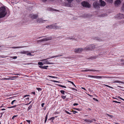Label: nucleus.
<instances>
[{
    "label": "nucleus",
    "mask_w": 124,
    "mask_h": 124,
    "mask_svg": "<svg viewBox=\"0 0 124 124\" xmlns=\"http://www.w3.org/2000/svg\"><path fill=\"white\" fill-rule=\"evenodd\" d=\"M7 14L6 12V9L4 7L0 8V18L4 17Z\"/></svg>",
    "instance_id": "1"
},
{
    "label": "nucleus",
    "mask_w": 124,
    "mask_h": 124,
    "mask_svg": "<svg viewBox=\"0 0 124 124\" xmlns=\"http://www.w3.org/2000/svg\"><path fill=\"white\" fill-rule=\"evenodd\" d=\"M81 4L84 7L89 8L91 7V5L88 2L84 1L82 2Z\"/></svg>",
    "instance_id": "2"
},
{
    "label": "nucleus",
    "mask_w": 124,
    "mask_h": 124,
    "mask_svg": "<svg viewBox=\"0 0 124 124\" xmlns=\"http://www.w3.org/2000/svg\"><path fill=\"white\" fill-rule=\"evenodd\" d=\"M95 48V46L93 44L89 45L88 47L85 48V49L86 50H90L94 49Z\"/></svg>",
    "instance_id": "3"
},
{
    "label": "nucleus",
    "mask_w": 124,
    "mask_h": 124,
    "mask_svg": "<svg viewBox=\"0 0 124 124\" xmlns=\"http://www.w3.org/2000/svg\"><path fill=\"white\" fill-rule=\"evenodd\" d=\"M52 39V37H49L47 38H45L44 39L39 40L37 41V42L38 43L39 42H41L45 41H47L51 40Z\"/></svg>",
    "instance_id": "4"
},
{
    "label": "nucleus",
    "mask_w": 124,
    "mask_h": 124,
    "mask_svg": "<svg viewBox=\"0 0 124 124\" xmlns=\"http://www.w3.org/2000/svg\"><path fill=\"white\" fill-rule=\"evenodd\" d=\"M115 17L119 19H121L124 18V15L123 14H118L116 15Z\"/></svg>",
    "instance_id": "5"
},
{
    "label": "nucleus",
    "mask_w": 124,
    "mask_h": 124,
    "mask_svg": "<svg viewBox=\"0 0 124 124\" xmlns=\"http://www.w3.org/2000/svg\"><path fill=\"white\" fill-rule=\"evenodd\" d=\"M84 49L85 48L83 49L81 48H76L74 50V51L76 53H79L82 52Z\"/></svg>",
    "instance_id": "6"
},
{
    "label": "nucleus",
    "mask_w": 124,
    "mask_h": 124,
    "mask_svg": "<svg viewBox=\"0 0 124 124\" xmlns=\"http://www.w3.org/2000/svg\"><path fill=\"white\" fill-rule=\"evenodd\" d=\"M88 77H90L91 78H107V77L106 76H93L92 75H89Z\"/></svg>",
    "instance_id": "7"
},
{
    "label": "nucleus",
    "mask_w": 124,
    "mask_h": 124,
    "mask_svg": "<svg viewBox=\"0 0 124 124\" xmlns=\"http://www.w3.org/2000/svg\"><path fill=\"white\" fill-rule=\"evenodd\" d=\"M93 5L94 7L95 8L98 9L100 8V4L97 2H94Z\"/></svg>",
    "instance_id": "8"
},
{
    "label": "nucleus",
    "mask_w": 124,
    "mask_h": 124,
    "mask_svg": "<svg viewBox=\"0 0 124 124\" xmlns=\"http://www.w3.org/2000/svg\"><path fill=\"white\" fill-rule=\"evenodd\" d=\"M51 29H54L55 30L59 29H60L61 28L60 26H56V25L55 24H52L51 25Z\"/></svg>",
    "instance_id": "9"
},
{
    "label": "nucleus",
    "mask_w": 124,
    "mask_h": 124,
    "mask_svg": "<svg viewBox=\"0 0 124 124\" xmlns=\"http://www.w3.org/2000/svg\"><path fill=\"white\" fill-rule=\"evenodd\" d=\"M29 17L32 19H34L37 18L38 17V15H34L32 14L29 15Z\"/></svg>",
    "instance_id": "10"
},
{
    "label": "nucleus",
    "mask_w": 124,
    "mask_h": 124,
    "mask_svg": "<svg viewBox=\"0 0 124 124\" xmlns=\"http://www.w3.org/2000/svg\"><path fill=\"white\" fill-rule=\"evenodd\" d=\"M100 2V6L101 7L104 6L106 4V3L104 1L102 0H100L99 1Z\"/></svg>",
    "instance_id": "11"
},
{
    "label": "nucleus",
    "mask_w": 124,
    "mask_h": 124,
    "mask_svg": "<svg viewBox=\"0 0 124 124\" xmlns=\"http://www.w3.org/2000/svg\"><path fill=\"white\" fill-rule=\"evenodd\" d=\"M41 61H44V63L45 64H52V63H50L48 62V61L46 60V59H43L41 60Z\"/></svg>",
    "instance_id": "12"
},
{
    "label": "nucleus",
    "mask_w": 124,
    "mask_h": 124,
    "mask_svg": "<svg viewBox=\"0 0 124 124\" xmlns=\"http://www.w3.org/2000/svg\"><path fill=\"white\" fill-rule=\"evenodd\" d=\"M121 0H116L115 1V4L116 6H117L120 4Z\"/></svg>",
    "instance_id": "13"
},
{
    "label": "nucleus",
    "mask_w": 124,
    "mask_h": 124,
    "mask_svg": "<svg viewBox=\"0 0 124 124\" xmlns=\"http://www.w3.org/2000/svg\"><path fill=\"white\" fill-rule=\"evenodd\" d=\"M44 21H46V20H43L41 18H39L37 20V22L38 23H43Z\"/></svg>",
    "instance_id": "14"
},
{
    "label": "nucleus",
    "mask_w": 124,
    "mask_h": 124,
    "mask_svg": "<svg viewBox=\"0 0 124 124\" xmlns=\"http://www.w3.org/2000/svg\"><path fill=\"white\" fill-rule=\"evenodd\" d=\"M93 71V72L94 71H97V72L98 71V70H89L88 69H86V70H82V72H84L85 71Z\"/></svg>",
    "instance_id": "15"
},
{
    "label": "nucleus",
    "mask_w": 124,
    "mask_h": 124,
    "mask_svg": "<svg viewBox=\"0 0 124 124\" xmlns=\"http://www.w3.org/2000/svg\"><path fill=\"white\" fill-rule=\"evenodd\" d=\"M75 37L74 36H68V37L66 38V39L71 40L75 39Z\"/></svg>",
    "instance_id": "16"
},
{
    "label": "nucleus",
    "mask_w": 124,
    "mask_h": 124,
    "mask_svg": "<svg viewBox=\"0 0 124 124\" xmlns=\"http://www.w3.org/2000/svg\"><path fill=\"white\" fill-rule=\"evenodd\" d=\"M29 52L28 51H20V53L21 54H26Z\"/></svg>",
    "instance_id": "17"
},
{
    "label": "nucleus",
    "mask_w": 124,
    "mask_h": 124,
    "mask_svg": "<svg viewBox=\"0 0 124 124\" xmlns=\"http://www.w3.org/2000/svg\"><path fill=\"white\" fill-rule=\"evenodd\" d=\"M39 67L40 68L42 69H47V68L48 67V66H39Z\"/></svg>",
    "instance_id": "18"
},
{
    "label": "nucleus",
    "mask_w": 124,
    "mask_h": 124,
    "mask_svg": "<svg viewBox=\"0 0 124 124\" xmlns=\"http://www.w3.org/2000/svg\"><path fill=\"white\" fill-rule=\"evenodd\" d=\"M94 39L97 40L98 41H102V39L98 37H95Z\"/></svg>",
    "instance_id": "19"
},
{
    "label": "nucleus",
    "mask_w": 124,
    "mask_h": 124,
    "mask_svg": "<svg viewBox=\"0 0 124 124\" xmlns=\"http://www.w3.org/2000/svg\"><path fill=\"white\" fill-rule=\"evenodd\" d=\"M51 25H47L46 26V28H50L51 29Z\"/></svg>",
    "instance_id": "20"
},
{
    "label": "nucleus",
    "mask_w": 124,
    "mask_h": 124,
    "mask_svg": "<svg viewBox=\"0 0 124 124\" xmlns=\"http://www.w3.org/2000/svg\"><path fill=\"white\" fill-rule=\"evenodd\" d=\"M32 105H31L28 107L27 109V111H29V110L32 108Z\"/></svg>",
    "instance_id": "21"
},
{
    "label": "nucleus",
    "mask_w": 124,
    "mask_h": 124,
    "mask_svg": "<svg viewBox=\"0 0 124 124\" xmlns=\"http://www.w3.org/2000/svg\"><path fill=\"white\" fill-rule=\"evenodd\" d=\"M38 65H40L41 66L43 65V64L42 62H38Z\"/></svg>",
    "instance_id": "22"
},
{
    "label": "nucleus",
    "mask_w": 124,
    "mask_h": 124,
    "mask_svg": "<svg viewBox=\"0 0 124 124\" xmlns=\"http://www.w3.org/2000/svg\"><path fill=\"white\" fill-rule=\"evenodd\" d=\"M106 1L109 3H112L113 2V0H106Z\"/></svg>",
    "instance_id": "23"
},
{
    "label": "nucleus",
    "mask_w": 124,
    "mask_h": 124,
    "mask_svg": "<svg viewBox=\"0 0 124 124\" xmlns=\"http://www.w3.org/2000/svg\"><path fill=\"white\" fill-rule=\"evenodd\" d=\"M57 85H58V86H61L62 87H63V88H66V87L65 86H63V85H59V84H57Z\"/></svg>",
    "instance_id": "24"
},
{
    "label": "nucleus",
    "mask_w": 124,
    "mask_h": 124,
    "mask_svg": "<svg viewBox=\"0 0 124 124\" xmlns=\"http://www.w3.org/2000/svg\"><path fill=\"white\" fill-rule=\"evenodd\" d=\"M61 93L63 95L65 94V91L63 90H61L60 91Z\"/></svg>",
    "instance_id": "25"
},
{
    "label": "nucleus",
    "mask_w": 124,
    "mask_h": 124,
    "mask_svg": "<svg viewBox=\"0 0 124 124\" xmlns=\"http://www.w3.org/2000/svg\"><path fill=\"white\" fill-rule=\"evenodd\" d=\"M48 77H51V78H58L57 77H54V76H48Z\"/></svg>",
    "instance_id": "26"
},
{
    "label": "nucleus",
    "mask_w": 124,
    "mask_h": 124,
    "mask_svg": "<svg viewBox=\"0 0 124 124\" xmlns=\"http://www.w3.org/2000/svg\"><path fill=\"white\" fill-rule=\"evenodd\" d=\"M48 77H51V78H58L57 77H54V76H48Z\"/></svg>",
    "instance_id": "27"
},
{
    "label": "nucleus",
    "mask_w": 124,
    "mask_h": 124,
    "mask_svg": "<svg viewBox=\"0 0 124 124\" xmlns=\"http://www.w3.org/2000/svg\"><path fill=\"white\" fill-rule=\"evenodd\" d=\"M23 47H20V46H18V47H15V46H13L11 47V48H21Z\"/></svg>",
    "instance_id": "28"
},
{
    "label": "nucleus",
    "mask_w": 124,
    "mask_h": 124,
    "mask_svg": "<svg viewBox=\"0 0 124 124\" xmlns=\"http://www.w3.org/2000/svg\"><path fill=\"white\" fill-rule=\"evenodd\" d=\"M7 56H4V55H0V57L2 58H6L7 57Z\"/></svg>",
    "instance_id": "29"
},
{
    "label": "nucleus",
    "mask_w": 124,
    "mask_h": 124,
    "mask_svg": "<svg viewBox=\"0 0 124 124\" xmlns=\"http://www.w3.org/2000/svg\"><path fill=\"white\" fill-rule=\"evenodd\" d=\"M36 89L39 92L41 91L42 90V89L40 88H37Z\"/></svg>",
    "instance_id": "30"
},
{
    "label": "nucleus",
    "mask_w": 124,
    "mask_h": 124,
    "mask_svg": "<svg viewBox=\"0 0 124 124\" xmlns=\"http://www.w3.org/2000/svg\"><path fill=\"white\" fill-rule=\"evenodd\" d=\"M16 105H14V106H12L11 107H8V108H13L14 107H16Z\"/></svg>",
    "instance_id": "31"
},
{
    "label": "nucleus",
    "mask_w": 124,
    "mask_h": 124,
    "mask_svg": "<svg viewBox=\"0 0 124 124\" xmlns=\"http://www.w3.org/2000/svg\"><path fill=\"white\" fill-rule=\"evenodd\" d=\"M69 3H70L73 0H67Z\"/></svg>",
    "instance_id": "32"
},
{
    "label": "nucleus",
    "mask_w": 124,
    "mask_h": 124,
    "mask_svg": "<svg viewBox=\"0 0 124 124\" xmlns=\"http://www.w3.org/2000/svg\"><path fill=\"white\" fill-rule=\"evenodd\" d=\"M58 57V56H57V55L56 56H52L51 57H50L51 58H53L55 57Z\"/></svg>",
    "instance_id": "33"
},
{
    "label": "nucleus",
    "mask_w": 124,
    "mask_h": 124,
    "mask_svg": "<svg viewBox=\"0 0 124 124\" xmlns=\"http://www.w3.org/2000/svg\"><path fill=\"white\" fill-rule=\"evenodd\" d=\"M68 82H70L75 87H76L75 85V84H74V83L73 82L70 81H68Z\"/></svg>",
    "instance_id": "34"
},
{
    "label": "nucleus",
    "mask_w": 124,
    "mask_h": 124,
    "mask_svg": "<svg viewBox=\"0 0 124 124\" xmlns=\"http://www.w3.org/2000/svg\"><path fill=\"white\" fill-rule=\"evenodd\" d=\"M113 101L114 102H115L117 103H119L120 104L121 103V102H118L116 101Z\"/></svg>",
    "instance_id": "35"
},
{
    "label": "nucleus",
    "mask_w": 124,
    "mask_h": 124,
    "mask_svg": "<svg viewBox=\"0 0 124 124\" xmlns=\"http://www.w3.org/2000/svg\"><path fill=\"white\" fill-rule=\"evenodd\" d=\"M107 115L108 116L110 117L111 118H112L113 117V116L112 115H109L108 114H107Z\"/></svg>",
    "instance_id": "36"
},
{
    "label": "nucleus",
    "mask_w": 124,
    "mask_h": 124,
    "mask_svg": "<svg viewBox=\"0 0 124 124\" xmlns=\"http://www.w3.org/2000/svg\"><path fill=\"white\" fill-rule=\"evenodd\" d=\"M103 85H104L106 86H107V87H108L109 88H112V87H111V86H108L107 85H105V84H103Z\"/></svg>",
    "instance_id": "37"
},
{
    "label": "nucleus",
    "mask_w": 124,
    "mask_h": 124,
    "mask_svg": "<svg viewBox=\"0 0 124 124\" xmlns=\"http://www.w3.org/2000/svg\"><path fill=\"white\" fill-rule=\"evenodd\" d=\"M65 111L67 114H69V115H70L71 114V113H69V112L67 111H66V110H65Z\"/></svg>",
    "instance_id": "38"
},
{
    "label": "nucleus",
    "mask_w": 124,
    "mask_h": 124,
    "mask_svg": "<svg viewBox=\"0 0 124 124\" xmlns=\"http://www.w3.org/2000/svg\"><path fill=\"white\" fill-rule=\"evenodd\" d=\"M51 81L54 82L59 83V81H57L52 80Z\"/></svg>",
    "instance_id": "39"
},
{
    "label": "nucleus",
    "mask_w": 124,
    "mask_h": 124,
    "mask_svg": "<svg viewBox=\"0 0 124 124\" xmlns=\"http://www.w3.org/2000/svg\"><path fill=\"white\" fill-rule=\"evenodd\" d=\"M122 10H123L124 11V3L123 5V6H122Z\"/></svg>",
    "instance_id": "40"
},
{
    "label": "nucleus",
    "mask_w": 124,
    "mask_h": 124,
    "mask_svg": "<svg viewBox=\"0 0 124 124\" xmlns=\"http://www.w3.org/2000/svg\"><path fill=\"white\" fill-rule=\"evenodd\" d=\"M27 54V55H29V56H31L32 55V54H31L30 53H28Z\"/></svg>",
    "instance_id": "41"
},
{
    "label": "nucleus",
    "mask_w": 124,
    "mask_h": 124,
    "mask_svg": "<svg viewBox=\"0 0 124 124\" xmlns=\"http://www.w3.org/2000/svg\"><path fill=\"white\" fill-rule=\"evenodd\" d=\"M62 98L63 99H64L65 98L66 96L63 95H62L61 96Z\"/></svg>",
    "instance_id": "42"
},
{
    "label": "nucleus",
    "mask_w": 124,
    "mask_h": 124,
    "mask_svg": "<svg viewBox=\"0 0 124 124\" xmlns=\"http://www.w3.org/2000/svg\"><path fill=\"white\" fill-rule=\"evenodd\" d=\"M26 122H28L29 124H30V122H31V121L30 120H26Z\"/></svg>",
    "instance_id": "43"
},
{
    "label": "nucleus",
    "mask_w": 124,
    "mask_h": 124,
    "mask_svg": "<svg viewBox=\"0 0 124 124\" xmlns=\"http://www.w3.org/2000/svg\"><path fill=\"white\" fill-rule=\"evenodd\" d=\"M48 114V113H47L46 116L45 118V119H47Z\"/></svg>",
    "instance_id": "44"
},
{
    "label": "nucleus",
    "mask_w": 124,
    "mask_h": 124,
    "mask_svg": "<svg viewBox=\"0 0 124 124\" xmlns=\"http://www.w3.org/2000/svg\"><path fill=\"white\" fill-rule=\"evenodd\" d=\"M10 79V78H4L3 79L4 80H8L9 79Z\"/></svg>",
    "instance_id": "45"
},
{
    "label": "nucleus",
    "mask_w": 124,
    "mask_h": 124,
    "mask_svg": "<svg viewBox=\"0 0 124 124\" xmlns=\"http://www.w3.org/2000/svg\"><path fill=\"white\" fill-rule=\"evenodd\" d=\"M16 101V100H14L13 101L11 102V104L12 105H13V103L14 102H15V101Z\"/></svg>",
    "instance_id": "46"
},
{
    "label": "nucleus",
    "mask_w": 124,
    "mask_h": 124,
    "mask_svg": "<svg viewBox=\"0 0 124 124\" xmlns=\"http://www.w3.org/2000/svg\"><path fill=\"white\" fill-rule=\"evenodd\" d=\"M117 83H123V82L119 81H117Z\"/></svg>",
    "instance_id": "47"
},
{
    "label": "nucleus",
    "mask_w": 124,
    "mask_h": 124,
    "mask_svg": "<svg viewBox=\"0 0 124 124\" xmlns=\"http://www.w3.org/2000/svg\"><path fill=\"white\" fill-rule=\"evenodd\" d=\"M17 58V56H15L12 57V58L13 59H16Z\"/></svg>",
    "instance_id": "48"
},
{
    "label": "nucleus",
    "mask_w": 124,
    "mask_h": 124,
    "mask_svg": "<svg viewBox=\"0 0 124 124\" xmlns=\"http://www.w3.org/2000/svg\"><path fill=\"white\" fill-rule=\"evenodd\" d=\"M17 116V115H14L12 117V119H14L15 117H16Z\"/></svg>",
    "instance_id": "49"
},
{
    "label": "nucleus",
    "mask_w": 124,
    "mask_h": 124,
    "mask_svg": "<svg viewBox=\"0 0 124 124\" xmlns=\"http://www.w3.org/2000/svg\"><path fill=\"white\" fill-rule=\"evenodd\" d=\"M54 117H51L50 119H49L48 120H50V119H52V120H54Z\"/></svg>",
    "instance_id": "50"
},
{
    "label": "nucleus",
    "mask_w": 124,
    "mask_h": 124,
    "mask_svg": "<svg viewBox=\"0 0 124 124\" xmlns=\"http://www.w3.org/2000/svg\"><path fill=\"white\" fill-rule=\"evenodd\" d=\"M78 105V104L77 103H74L73 104V105L74 106H76V105Z\"/></svg>",
    "instance_id": "51"
},
{
    "label": "nucleus",
    "mask_w": 124,
    "mask_h": 124,
    "mask_svg": "<svg viewBox=\"0 0 124 124\" xmlns=\"http://www.w3.org/2000/svg\"><path fill=\"white\" fill-rule=\"evenodd\" d=\"M72 112H73V113L74 114H75L76 113L78 112H77L74 110H73Z\"/></svg>",
    "instance_id": "52"
},
{
    "label": "nucleus",
    "mask_w": 124,
    "mask_h": 124,
    "mask_svg": "<svg viewBox=\"0 0 124 124\" xmlns=\"http://www.w3.org/2000/svg\"><path fill=\"white\" fill-rule=\"evenodd\" d=\"M30 96L29 95H25L24 96V97H25L27 96Z\"/></svg>",
    "instance_id": "53"
},
{
    "label": "nucleus",
    "mask_w": 124,
    "mask_h": 124,
    "mask_svg": "<svg viewBox=\"0 0 124 124\" xmlns=\"http://www.w3.org/2000/svg\"><path fill=\"white\" fill-rule=\"evenodd\" d=\"M93 100H95V101H98V100L97 99H95V98H93Z\"/></svg>",
    "instance_id": "54"
},
{
    "label": "nucleus",
    "mask_w": 124,
    "mask_h": 124,
    "mask_svg": "<svg viewBox=\"0 0 124 124\" xmlns=\"http://www.w3.org/2000/svg\"><path fill=\"white\" fill-rule=\"evenodd\" d=\"M45 104L44 103H43L41 104V106L42 107H44V106Z\"/></svg>",
    "instance_id": "55"
},
{
    "label": "nucleus",
    "mask_w": 124,
    "mask_h": 124,
    "mask_svg": "<svg viewBox=\"0 0 124 124\" xmlns=\"http://www.w3.org/2000/svg\"><path fill=\"white\" fill-rule=\"evenodd\" d=\"M121 62H124V63H123V64L124 65V60H121Z\"/></svg>",
    "instance_id": "56"
},
{
    "label": "nucleus",
    "mask_w": 124,
    "mask_h": 124,
    "mask_svg": "<svg viewBox=\"0 0 124 124\" xmlns=\"http://www.w3.org/2000/svg\"><path fill=\"white\" fill-rule=\"evenodd\" d=\"M42 1L43 2H46V1L47 0H42Z\"/></svg>",
    "instance_id": "57"
},
{
    "label": "nucleus",
    "mask_w": 124,
    "mask_h": 124,
    "mask_svg": "<svg viewBox=\"0 0 124 124\" xmlns=\"http://www.w3.org/2000/svg\"><path fill=\"white\" fill-rule=\"evenodd\" d=\"M72 89L73 90H75L76 91H77V90L76 89L74 88H72Z\"/></svg>",
    "instance_id": "58"
},
{
    "label": "nucleus",
    "mask_w": 124,
    "mask_h": 124,
    "mask_svg": "<svg viewBox=\"0 0 124 124\" xmlns=\"http://www.w3.org/2000/svg\"><path fill=\"white\" fill-rule=\"evenodd\" d=\"M92 121H91V120H89V121H88V122H90V123H91L92 122Z\"/></svg>",
    "instance_id": "59"
},
{
    "label": "nucleus",
    "mask_w": 124,
    "mask_h": 124,
    "mask_svg": "<svg viewBox=\"0 0 124 124\" xmlns=\"http://www.w3.org/2000/svg\"><path fill=\"white\" fill-rule=\"evenodd\" d=\"M31 64V63H27L26 64H24L25 65H27V64Z\"/></svg>",
    "instance_id": "60"
},
{
    "label": "nucleus",
    "mask_w": 124,
    "mask_h": 124,
    "mask_svg": "<svg viewBox=\"0 0 124 124\" xmlns=\"http://www.w3.org/2000/svg\"><path fill=\"white\" fill-rule=\"evenodd\" d=\"M84 120L85 121L88 122V120L87 119H85Z\"/></svg>",
    "instance_id": "61"
},
{
    "label": "nucleus",
    "mask_w": 124,
    "mask_h": 124,
    "mask_svg": "<svg viewBox=\"0 0 124 124\" xmlns=\"http://www.w3.org/2000/svg\"><path fill=\"white\" fill-rule=\"evenodd\" d=\"M43 37H44L43 36L40 37H39L38 39L41 38H42Z\"/></svg>",
    "instance_id": "62"
},
{
    "label": "nucleus",
    "mask_w": 124,
    "mask_h": 124,
    "mask_svg": "<svg viewBox=\"0 0 124 124\" xmlns=\"http://www.w3.org/2000/svg\"><path fill=\"white\" fill-rule=\"evenodd\" d=\"M47 119H45V121H44V123H46V121H47Z\"/></svg>",
    "instance_id": "63"
},
{
    "label": "nucleus",
    "mask_w": 124,
    "mask_h": 124,
    "mask_svg": "<svg viewBox=\"0 0 124 124\" xmlns=\"http://www.w3.org/2000/svg\"><path fill=\"white\" fill-rule=\"evenodd\" d=\"M118 98H119L120 99H122V98L121 97H120V96H118Z\"/></svg>",
    "instance_id": "64"
}]
</instances>
